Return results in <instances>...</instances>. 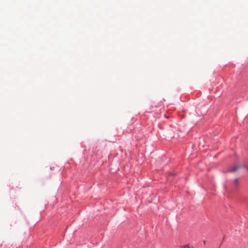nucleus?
Here are the masks:
<instances>
[{"label": "nucleus", "instance_id": "obj_1", "mask_svg": "<svg viewBox=\"0 0 248 248\" xmlns=\"http://www.w3.org/2000/svg\"><path fill=\"white\" fill-rule=\"evenodd\" d=\"M242 168H245L248 170V167L243 164H237L234 166L231 167L229 169V171L231 172H234Z\"/></svg>", "mask_w": 248, "mask_h": 248}, {"label": "nucleus", "instance_id": "obj_2", "mask_svg": "<svg viewBox=\"0 0 248 248\" xmlns=\"http://www.w3.org/2000/svg\"><path fill=\"white\" fill-rule=\"evenodd\" d=\"M232 184L235 187H237L239 185V180L238 179H235L232 181Z\"/></svg>", "mask_w": 248, "mask_h": 248}, {"label": "nucleus", "instance_id": "obj_3", "mask_svg": "<svg viewBox=\"0 0 248 248\" xmlns=\"http://www.w3.org/2000/svg\"><path fill=\"white\" fill-rule=\"evenodd\" d=\"M180 248H195V247L193 246H192L190 244H187V245H185L180 246Z\"/></svg>", "mask_w": 248, "mask_h": 248}, {"label": "nucleus", "instance_id": "obj_4", "mask_svg": "<svg viewBox=\"0 0 248 248\" xmlns=\"http://www.w3.org/2000/svg\"><path fill=\"white\" fill-rule=\"evenodd\" d=\"M203 243H204V244H205V241H203Z\"/></svg>", "mask_w": 248, "mask_h": 248}]
</instances>
